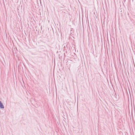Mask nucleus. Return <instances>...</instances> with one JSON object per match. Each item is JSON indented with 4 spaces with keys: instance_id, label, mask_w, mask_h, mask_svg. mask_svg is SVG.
I'll return each mask as SVG.
<instances>
[{
    "instance_id": "1",
    "label": "nucleus",
    "mask_w": 135,
    "mask_h": 135,
    "mask_svg": "<svg viewBox=\"0 0 135 135\" xmlns=\"http://www.w3.org/2000/svg\"><path fill=\"white\" fill-rule=\"evenodd\" d=\"M0 107L1 108H3L4 107L3 105L2 104V103L0 101Z\"/></svg>"
}]
</instances>
